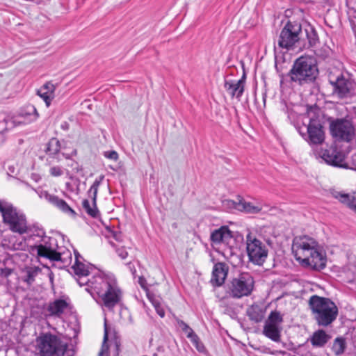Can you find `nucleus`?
<instances>
[{
  "label": "nucleus",
  "instance_id": "nucleus-1",
  "mask_svg": "<svg viewBox=\"0 0 356 356\" xmlns=\"http://www.w3.org/2000/svg\"><path fill=\"white\" fill-rule=\"evenodd\" d=\"M291 250L296 260L302 266L317 271L326 267V254L314 238L307 235L294 237Z\"/></svg>",
  "mask_w": 356,
  "mask_h": 356
},
{
  "label": "nucleus",
  "instance_id": "nucleus-2",
  "mask_svg": "<svg viewBox=\"0 0 356 356\" xmlns=\"http://www.w3.org/2000/svg\"><path fill=\"white\" fill-rule=\"evenodd\" d=\"M88 282L86 290L99 305L111 310L120 302L122 291L113 275L98 272Z\"/></svg>",
  "mask_w": 356,
  "mask_h": 356
},
{
  "label": "nucleus",
  "instance_id": "nucleus-3",
  "mask_svg": "<svg viewBox=\"0 0 356 356\" xmlns=\"http://www.w3.org/2000/svg\"><path fill=\"white\" fill-rule=\"evenodd\" d=\"M309 307L314 319L321 327L331 325L339 314L336 304L330 298L313 295L309 300Z\"/></svg>",
  "mask_w": 356,
  "mask_h": 356
},
{
  "label": "nucleus",
  "instance_id": "nucleus-4",
  "mask_svg": "<svg viewBox=\"0 0 356 356\" xmlns=\"http://www.w3.org/2000/svg\"><path fill=\"white\" fill-rule=\"evenodd\" d=\"M318 74V70L314 58L300 56L293 63L288 76L292 82L303 86L313 83Z\"/></svg>",
  "mask_w": 356,
  "mask_h": 356
},
{
  "label": "nucleus",
  "instance_id": "nucleus-5",
  "mask_svg": "<svg viewBox=\"0 0 356 356\" xmlns=\"http://www.w3.org/2000/svg\"><path fill=\"white\" fill-rule=\"evenodd\" d=\"M37 345L41 356H63L67 347L59 337L51 333L41 334Z\"/></svg>",
  "mask_w": 356,
  "mask_h": 356
},
{
  "label": "nucleus",
  "instance_id": "nucleus-6",
  "mask_svg": "<svg viewBox=\"0 0 356 356\" xmlns=\"http://www.w3.org/2000/svg\"><path fill=\"white\" fill-rule=\"evenodd\" d=\"M254 286V280L248 273H241L227 284V293L233 298L249 296Z\"/></svg>",
  "mask_w": 356,
  "mask_h": 356
},
{
  "label": "nucleus",
  "instance_id": "nucleus-7",
  "mask_svg": "<svg viewBox=\"0 0 356 356\" xmlns=\"http://www.w3.org/2000/svg\"><path fill=\"white\" fill-rule=\"evenodd\" d=\"M302 39L303 31L300 24L288 22L280 33L277 44L281 48L289 50L296 44L300 45Z\"/></svg>",
  "mask_w": 356,
  "mask_h": 356
},
{
  "label": "nucleus",
  "instance_id": "nucleus-8",
  "mask_svg": "<svg viewBox=\"0 0 356 356\" xmlns=\"http://www.w3.org/2000/svg\"><path fill=\"white\" fill-rule=\"evenodd\" d=\"M246 250L250 261L259 266H261L268 257L265 244L251 232L246 236Z\"/></svg>",
  "mask_w": 356,
  "mask_h": 356
},
{
  "label": "nucleus",
  "instance_id": "nucleus-9",
  "mask_svg": "<svg viewBox=\"0 0 356 356\" xmlns=\"http://www.w3.org/2000/svg\"><path fill=\"white\" fill-rule=\"evenodd\" d=\"M32 251L35 252L39 257H44L51 261H64L60 251V248L56 244V240L54 238L44 236L42 243L32 247Z\"/></svg>",
  "mask_w": 356,
  "mask_h": 356
},
{
  "label": "nucleus",
  "instance_id": "nucleus-10",
  "mask_svg": "<svg viewBox=\"0 0 356 356\" xmlns=\"http://www.w3.org/2000/svg\"><path fill=\"white\" fill-rule=\"evenodd\" d=\"M332 136L337 140L350 142L355 136V127L346 119H337L330 124Z\"/></svg>",
  "mask_w": 356,
  "mask_h": 356
},
{
  "label": "nucleus",
  "instance_id": "nucleus-11",
  "mask_svg": "<svg viewBox=\"0 0 356 356\" xmlns=\"http://www.w3.org/2000/svg\"><path fill=\"white\" fill-rule=\"evenodd\" d=\"M3 221L13 232L23 234L29 230L25 215L15 207H13L9 213L6 214Z\"/></svg>",
  "mask_w": 356,
  "mask_h": 356
},
{
  "label": "nucleus",
  "instance_id": "nucleus-12",
  "mask_svg": "<svg viewBox=\"0 0 356 356\" xmlns=\"http://www.w3.org/2000/svg\"><path fill=\"white\" fill-rule=\"evenodd\" d=\"M300 133L310 145H321L325 140L323 125L318 118H310L307 127V134Z\"/></svg>",
  "mask_w": 356,
  "mask_h": 356
},
{
  "label": "nucleus",
  "instance_id": "nucleus-13",
  "mask_svg": "<svg viewBox=\"0 0 356 356\" xmlns=\"http://www.w3.org/2000/svg\"><path fill=\"white\" fill-rule=\"evenodd\" d=\"M329 82L333 88L332 95L339 99L349 97L355 85L350 79L345 78L342 74L335 79L330 76Z\"/></svg>",
  "mask_w": 356,
  "mask_h": 356
},
{
  "label": "nucleus",
  "instance_id": "nucleus-14",
  "mask_svg": "<svg viewBox=\"0 0 356 356\" xmlns=\"http://www.w3.org/2000/svg\"><path fill=\"white\" fill-rule=\"evenodd\" d=\"M104 179V176H100L96 179L88 191L89 195L92 197V204L90 205L88 200H83L82 202L83 208L90 216L97 218L99 216V211L97 207L96 201L99 186Z\"/></svg>",
  "mask_w": 356,
  "mask_h": 356
},
{
  "label": "nucleus",
  "instance_id": "nucleus-15",
  "mask_svg": "<svg viewBox=\"0 0 356 356\" xmlns=\"http://www.w3.org/2000/svg\"><path fill=\"white\" fill-rule=\"evenodd\" d=\"M39 196L40 198H44L52 205L57 207L64 213L73 218L76 217V213L75 211L72 209L65 200L59 198L58 196L49 194L45 191H41Z\"/></svg>",
  "mask_w": 356,
  "mask_h": 356
},
{
  "label": "nucleus",
  "instance_id": "nucleus-16",
  "mask_svg": "<svg viewBox=\"0 0 356 356\" xmlns=\"http://www.w3.org/2000/svg\"><path fill=\"white\" fill-rule=\"evenodd\" d=\"M321 157L329 165L340 168L345 167V165L343 163L345 156L336 147H330L329 149H325L323 152Z\"/></svg>",
  "mask_w": 356,
  "mask_h": 356
},
{
  "label": "nucleus",
  "instance_id": "nucleus-17",
  "mask_svg": "<svg viewBox=\"0 0 356 356\" xmlns=\"http://www.w3.org/2000/svg\"><path fill=\"white\" fill-rule=\"evenodd\" d=\"M246 76L244 73L238 81H225L224 87L232 97H236L240 100L245 88Z\"/></svg>",
  "mask_w": 356,
  "mask_h": 356
},
{
  "label": "nucleus",
  "instance_id": "nucleus-18",
  "mask_svg": "<svg viewBox=\"0 0 356 356\" xmlns=\"http://www.w3.org/2000/svg\"><path fill=\"white\" fill-rule=\"evenodd\" d=\"M232 238V232L227 226H222L213 230L210 236L211 241L216 244L228 243Z\"/></svg>",
  "mask_w": 356,
  "mask_h": 356
},
{
  "label": "nucleus",
  "instance_id": "nucleus-19",
  "mask_svg": "<svg viewBox=\"0 0 356 356\" xmlns=\"http://www.w3.org/2000/svg\"><path fill=\"white\" fill-rule=\"evenodd\" d=\"M228 273V266L222 262L216 264L212 271L211 282L216 286H221L225 280Z\"/></svg>",
  "mask_w": 356,
  "mask_h": 356
},
{
  "label": "nucleus",
  "instance_id": "nucleus-20",
  "mask_svg": "<svg viewBox=\"0 0 356 356\" xmlns=\"http://www.w3.org/2000/svg\"><path fill=\"white\" fill-rule=\"evenodd\" d=\"M70 303L64 299H56L49 303L47 311L49 316L60 317L69 308Z\"/></svg>",
  "mask_w": 356,
  "mask_h": 356
},
{
  "label": "nucleus",
  "instance_id": "nucleus-21",
  "mask_svg": "<svg viewBox=\"0 0 356 356\" xmlns=\"http://www.w3.org/2000/svg\"><path fill=\"white\" fill-rule=\"evenodd\" d=\"M72 268L74 273L79 276L78 283L81 286L84 284L81 280H86V276H90V274L93 269L92 266L86 265L81 262L77 257L76 261L74 262Z\"/></svg>",
  "mask_w": 356,
  "mask_h": 356
},
{
  "label": "nucleus",
  "instance_id": "nucleus-22",
  "mask_svg": "<svg viewBox=\"0 0 356 356\" xmlns=\"http://www.w3.org/2000/svg\"><path fill=\"white\" fill-rule=\"evenodd\" d=\"M332 196L346 204L349 209L356 213V193L353 194L343 193L340 191H334Z\"/></svg>",
  "mask_w": 356,
  "mask_h": 356
},
{
  "label": "nucleus",
  "instance_id": "nucleus-23",
  "mask_svg": "<svg viewBox=\"0 0 356 356\" xmlns=\"http://www.w3.org/2000/svg\"><path fill=\"white\" fill-rule=\"evenodd\" d=\"M55 89V86L53 83L48 82L37 91V95L44 101L47 107L49 106L51 100L54 97Z\"/></svg>",
  "mask_w": 356,
  "mask_h": 356
},
{
  "label": "nucleus",
  "instance_id": "nucleus-24",
  "mask_svg": "<svg viewBox=\"0 0 356 356\" xmlns=\"http://www.w3.org/2000/svg\"><path fill=\"white\" fill-rule=\"evenodd\" d=\"M330 337L323 330L314 332L310 338V342L314 347H323L330 340Z\"/></svg>",
  "mask_w": 356,
  "mask_h": 356
},
{
  "label": "nucleus",
  "instance_id": "nucleus-25",
  "mask_svg": "<svg viewBox=\"0 0 356 356\" xmlns=\"http://www.w3.org/2000/svg\"><path fill=\"white\" fill-rule=\"evenodd\" d=\"M282 330L281 326L265 324L264 326L263 333L268 338L275 342L280 341V333Z\"/></svg>",
  "mask_w": 356,
  "mask_h": 356
},
{
  "label": "nucleus",
  "instance_id": "nucleus-26",
  "mask_svg": "<svg viewBox=\"0 0 356 356\" xmlns=\"http://www.w3.org/2000/svg\"><path fill=\"white\" fill-rule=\"evenodd\" d=\"M236 209L239 211L252 214L258 213L261 210V207L253 205L251 202H246L244 200H240L238 201Z\"/></svg>",
  "mask_w": 356,
  "mask_h": 356
},
{
  "label": "nucleus",
  "instance_id": "nucleus-27",
  "mask_svg": "<svg viewBox=\"0 0 356 356\" xmlns=\"http://www.w3.org/2000/svg\"><path fill=\"white\" fill-rule=\"evenodd\" d=\"M305 36L308 44L307 47H313L318 42V36L316 31L312 26L308 25L303 31V37Z\"/></svg>",
  "mask_w": 356,
  "mask_h": 356
},
{
  "label": "nucleus",
  "instance_id": "nucleus-28",
  "mask_svg": "<svg viewBox=\"0 0 356 356\" xmlns=\"http://www.w3.org/2000/svg\"><path fill=\"white\" fill-rule=\"evenodd\" d=\"M247 314L250 319L258 323L262 321L264 315L261 309L258 305H252L247 310Z\"/></svg>",
  "mask_w": 356,
  "mask_h": 356
},
{
  "label": "nucleus",
  "instance_id": "nucleus-29",
  "mask_svg": "<svg viewBox=\"0 0 356 356\" xmlns=\"http://www.w3.org/2000/svg\"><path fill=\"white\" fill-rule=\"evenodd\" d=\"M40 271L41 270L38 267L27 268L25 271L26 275L22 278V280L29 286H31L34 282L35 277L40 273Z\"/></svg>",
  "mask_w": 356,
  "mask_h": 356
},
{
  "label": "nucleus",
  "instance_id": "nucleus-30",
  "mask_svg": "<svg viewBox=\"0 0 356 356\" xmlns=\"http://www.w3.org/2000/svg\"><path fill=\"white\" fill-rule=\"evenodd\" d=\"M60 149L61 146L60 141L56 138H52L47 143L46 152L49 156H53L58 154Z\"/></svg>",
  "mask_w": 356,
  "mask_h": 356
},
{
  "label": "nucleus",
  "instance_id": "nucleus-31",
  "mask_svg": "<svg viewBox=\"0 0 356 356\" xmlns=\"http://www.w3.org/2000/svg\"><path fill=\"white\" fill-rule=\"evenodd\" d=\"M22 116L29 122H33L38 118V113L34 106L29 105L22 111Z\"/></svg>",
  "mask_w": 356,
  "mask_h": 356
},
{
  "label": "nucleus",
  "instance_id": "nucleus-32",
  "mask_svg": "<svg viewBox=\"0 0 356 356\" xmlns=\"http://www.w3.org/2000/svg\"><path fill=\"white\" fill-rule=\"evenodd\" d=\"M283 318L280 312L277 311H273L269 314L265 324L281 326Z\"/></svg>",
  "mask_w": 356,
  "mask_h": 356
},
{
  "label": "nucleus",
  "instance_id": "nucleus-33",
  "mask_svg": "<svg viewBox=\"0 0 356 356\" xmlns=\"http://www.w3.org/2000/svg\"><path fill=\"white\" fill-rule=\"evenodd\" d=\"M346 348V341L343 338L338 337L335 339L333 345L332 350L336 355H340L343 353Z\"/></svg>",
  "mask_w": 356,
  "mask_h": 356
},
{
  "label": "nucleus",
  "instance_id": "nucleus-34",
  "mask_svg": "<svg viewBox=\"0 0 356 356\" xmlns=\"http://www.w3.org/2000/svg\"><path fill=\"white\" fill-rule=\"evenodd\" d=\"M191 343L195 346L197 350L200 353H204L206 352V348L204 344L200 340V338L197 334L193 335L191 338L189 339Z\"/></svg>",
  "mask_w": 356,
  "mask_h": 356
},
{
  "label": "nucleus",
  "instance_id": "nucleus-35",
  "mask_svg": "<svg viewBox=\"0 0 356 356\" xmlns=\"http://www.w3.org/2000/svg\"><path fill=\"white\" fill-rule=\"evenodd\" d=\"M177 323L179 326L181 328L184 332L186 334V337L190 339L193 335L196 334L192 328H191L185 322L181 320H178Z\"/></svg>",
  "mask_w": 356,
  "mask_h": 356
},
{
  "label": "nucleus",
  "instance_id": "nucleus-36",
  "mask_svg": "<svg viewBox=\"0 0 356 356\" xmlns=\"http://www.w3.org/2000/svg\"><path fill=\"white\" fill-rule=\"evenodd\" d=\"M13 205L5 201L0 200V212L2 215L3 219L6 214L9 213L10 211L13 209Z\"/></svg>",
  "mask_w": 356,
  "mask_h": 356
},
{
  "label": "nucleus",
  "instance_id": "nucleus-37",
  "mask_svg": "<svg viewBox=\"0 0 356 356\" xmlns=\"http://www.w3.org/2000/svg\"><path fill=\"white\" fill-rule=\"evenodd\" d=\"M107 340H108V330H107L106 324L105 323V325H104V341H103L102 350H101V351L99 353V356H103L104 353L108 350V347H107V346L105 345V343H106Z\"/></svg>",
  "mask_w": 356,
  "mask_h": 356
},
{
  "label": "nucleus",
  "instance_id": "nucleus-38",
  "mask_svg": "<svg viewBox=\"0 0 356 356\" xmlns=\"http://www.w3.org/2000/svg\"><path fill=\"white\" fill-rule=\"evenodd\" d=\"M49 173L53 177H60L63 175V170L60 166H53L49 169Z\"/></svg>",
  "mask_w": 356,
  "mask_h": 356
},
{
  "label": "nucleus",
  "instance_id": "nucleus-39",
  "mask_svg": "<svg viewBox=\"0 0 356 356\" xmlns=\"http://www.w3.org/2000/svg\"><path fill=\"white\" fill-rule=\"evenodd\" d=\"M116 252L118 255L122 259H125L128 256V252L124 247L116 248Z\"/></svg>",
  "mask_w": 356,
  "mask_h": 356
},
{
  "label": "nucleus",
  "instance_id": "nucleus-40",
  "mask_svg": "<svg viewBox=\"0 0 356 356\" xmlns=\"http://www.w3.org/2000/svg\"><path fill=\"white\" fill-rule=\"evenodd\" d=\"M104 156L113 161H117L118 159V154L115 151L105 152Z\"/></svg>",
  "mask_w": 356,
  "mask_h": 356
},
{
  "label": "nucleus",
  "instance_id": "nucleus-41",
  "mask_svg": "<svg viewBox=\"0 0 356 356\" xmlns=\"http://www.w3.org/2000/svg\"><path fill=\"white\" fill-rule=\"evenodd\" d=\"M154 307H155V309H156V311L157 312V314L161 317H164L165 316V312L163 310V308H161L159 304L156 303V302H153Z\"/></svg>",
  "mask_w": 356,
  "mask_h": 356
},
{
  "label": "nucleus",
  "instance_id": "nucleus-42",
  "mask_svg": "<svg viewBox=\"0 0 356 356\" xmlns=\"http://www.w3.org/2000/svg\"><path fill=\"white\" fill-rule=\"evenodd\" d=\"M13 273V270L10 268H1L0 269V275L4 276V277H8L11 273Z\"/></svg>",
  "mask_w": 356,
  "mask_h": 356
},
{
  "label": "nucleus",
  "instance_id": "nucleus-43",
  "mask_svg": "<svg viewBox=\"0 0 356 356\" xmlns=\"http://www.w3.org/2000/svg\"><path fill=\"white\" fill-rule=\"evenodd\" d=\"M120 343L116 340L115 342V353L114 356H118L120 353Z\"/></svg>",
  "mask_w": 356,
  "mask_h": 356
},
{
  "label": "nucleus",
  "instance_id": "nucleus-44",
  "mask_svg": "<svg viewBox=\"0 0 356 356\" xmlns=\"http://www.w3.org/2000/svg\"><path fill=\"white\" fill-rule=\"evenodd\" d=\"M77 154V151L76 149H73L72 153L70 154H65V153H63V156L65 158V159H70L71 156H75Z\"/></svg>",
  "mask_w": 356,
  "mask_h": 356
},
{
  "label": "nucleus",
  "instance_id": "nucleus-45",
  "mask_svg": "<svg viewBox=\"0 0 356 356\" xmlns=\"http://www.w3.org/2000/svg\"><path fill=\"white\" fill-rule=\"evenodd\" d=\"M88 276H86V280H81L82 282H84V284L83 285H86L87 287L86 288H89L88 286V282L90 280L92 279V277L90 278L88 277Z\"/></svg>",
  "mask_w": 356,
  "mask_h": 356
},
{
  "label": "nucleus",
  "instance_id": "nucleus-46",
  "mask_svg": "<svg viewBox=\"0 0 356 356\" xmlns=\"http://www.w3.org/2000/svg\"><path fill=\"white\" fill-rule=\"evenodd\" d=\"M145 280L144 278L143 277H139V284H140V286L143 287V288H145Z\"/></svg>",
  "mask_w": 356,
  "mask_h": 356
},
{
  "label": "nucleus",
  "instance_id": "nucleus-47",
  "mask_svg": "<svg viewBox=\"0 0 356 356\" xmlns=\"http://www.w3.org/2000/svg\"><path fill=\"white\" fill-rule=\"evenodd\" d=\"M4 124H5V122L4 121L0 122V132H3V131L6 129L4 127Z\"/></svg>",
  "mask_w": 356,
  "mask_h": 356
},
{
  "label": "nucleus",
  "instance_id": "nucleus-48",
  "mask_svg": "<svg viewBox=\"0 0 356 356\" xmlns=\"http://www.w3.org/2000/svg\"><path fill=\"white\" fill-rule=\"evenodd\" d=\"M74 255H75V261H76V257L78 258V259L79 260V257H81L80 254H79V252H74Z\"/></svg>",
  "mask_w": 356,
  "mask_h": 356
},
{
  "label": "nucleus",
  "instance_id": "nucleus-49",
  "mask_svg": "<svg viewBox=\"0 0 356 356\" xmlns=\"http://www.w3.org/2000/svg\"><path fill=\"white\" fill-rule=\"evenodd\" d=\"M120 234H114V238L116 241H120Z\"/></svg>",
  "mask_w": 356,
  "mask_h": 356
}]
</instances>
